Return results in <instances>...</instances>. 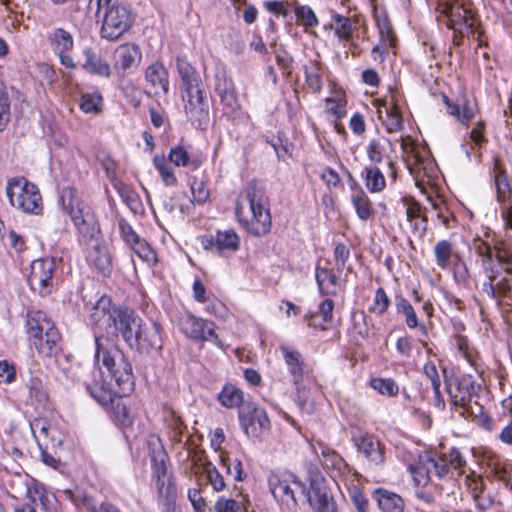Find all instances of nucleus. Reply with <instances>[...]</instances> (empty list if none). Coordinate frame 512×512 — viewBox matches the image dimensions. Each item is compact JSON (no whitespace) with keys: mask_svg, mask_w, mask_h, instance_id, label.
Listing matches in <instances>:
<instances>
[{"mask_svg":"<svg viewBox=\"0 0 512 512\" xmlns=\"http://www.w3.org/2000/svg\"><path fill=\"white\" fill-rule=\"evenodd\" d=\"M239 223L252 235H266L272 226L268 197L256 180L247 183L235 207Z\"/></svg>","mask_w":512,"mask_h":512,"instance_id":"f257e3e1","label":"nucleus"},{"mask_svg":"<svg viewBox=\"0 0 512 512\" xmlns=\"http://www.w3.org/2000/svg\"><path fill=\"white\" fill-rule=\"evenodd\" d=\"M120 334L130 348L141 353L158 351L163 345L161 325L157 322H143L132 310L120 319Z\"/></svg>","mask_w":512,"mask_h":512,"instance_id":"f03ea898","label":"nucleus"},{"mask_svg":"<svg viewBox=\"0 0 512 512\" xmlns=\"http://www.w3.org/2000/svg\"><path fill=\"white\" fill-rule=\"evenodd\" d=\"M26 330L31 344L40 355L52 357L61 351V335L45 312H28Z\"/></svg>","mask_w":512,"mask_h":512,"instance_id":"7ed1b4c3","label":"nucleus"},{"mask_svg":"<svg viewBox=\"0 0 512 512\" xmlns=\"http://www.w3.org/2000/svg\"><path fill=\"white\" fill-rule=\"evenodd\" d=\"M95 342L97 363L107 370L115 385L119 387V393L129 395L135 386L132 365L120 349L116 347L104 348L101 338L98 336L95 337Z\"/></svg>","mask_w":512,"mask_h":512,"instance_id":"20e7f679","label":"nucleus"},{"mask_svg":"<svg viewBox=\"0 0 512 512\" xmlns=\"http://www.w3.org/2000/svg\"><path fill=\"white\" fill-rule=\"evenodd\" d=\"M6 194L13 207L31 214H39L42 207V197L37 186L24 177L10 179L6 186Z\"/></svg>","mask_w":512,"mask_h":512,"instance_id":"39448f33","label":"nucleus"},{"mask_svg":"<svg viewBox=\"0 0 512 512\" xmlns=\"http://www.w3.org/2000/svg\"><path fill=\"white\" fill-rule=\"evenodd\" d=\"M438 10L445 17V25L449 29L463 28L467 33L477 34L478 46L484 45L483 32L474 23V12L470 5L460 0H444L439 3Z\"/></svg>","mask_w":512,"mask_h":512,"instance_id":"423d86ee","label":"nucleus"},{"mask_svg":"<svg viewBox=\"0 0 512 512\" xmlns=\"http://www.w3.org/2000/svg\"><path fill=\"white\" fill-rule=\"evenodd\" d=\"M184 103V112L192 125L198 129L208 126L209 103L205 89L190 91L180 94Z\"/></svg>","mask_w":512,"mask_h":512,"instance_id":"0eeeda50","label":"nucleus"},{"mask_svg":"<svg viewBox=\"0 0 512 512\" xmlns=\"http://www.w3.org/2000/svg\"><path fill=\"white\" fill-rule=\"evenodd\" d=\"M240 426L251 438H258L270 429V420L264 409L253 402H246L238 410Z\"/></svg>","mask_w":512,"mask_h":512,"instance_id":"6e6552de","label":"nucleus"},{"mask_svg":"<svg viewBox=\"0 0 512 512\" xmlns=\"http://www.w3.org/2000/svg\"><path fill=\"white\" fill-rule=\"evenodd\" d=\"M133 24V17L127 7L112 5L106 9L101 36L107 40H116Z\"/></svg>","mask_w":512,"mask_h":512,"instance_id":"1a4fd4ad","label":"nucleus"},{"mask_svg":"<svg viewBox=\"0 0 512 512\" xmlns=\"http://www.w3.org/2000/svg\"><path fill=\"white\" fill-rule=\"evenodd\" d=\"M294 476L287 473L271 472L268 477L270 491L274 498L284 505L288 510H295L297 507V499L295 491L291 488V482L305 492L302 483L292 480Z\"/></svg>","mask_w":512,"mask_h":512,"instance_id":"9d476101","label":"nucleus"},{"mask_svg":"<svg viewBox=\"0 0 512 512\" xmlns=\"http://www.w3.org/2000/svg\"><path fill=\"white\" fill-rule=\"evenodd\" d=\"M179 327L183 334L195 341H210L218 347L222 342L215 333V324L211 321L186 314L179 320Z\"/></svg>","mask_w":512,"mask_h":512,"instance_id":"9b49d317","label":"nucleus"},{"mask_svg":"<svg viewBox=\"0 0 512 512\" xmlns=\"http://www.w3.org/2000/svg\"><path fill=\"white\" fill-rule=\"evenodd\" d=\"M131 310L118 309L111 303V299L107 296H102L92 307L90 320L93 324L104 328H114L120 333V319L124 315H129Z\"/></svg>","mask_w":512,"mask_h":512,"instance_id":"f8f14e48","label":"nucleus"},{"mask_svg":"<svg viewBox=\"0 0 512 512\" xmlns=\"http://www.w3.org/2000/svg\"><path fill=\"white\" fill-rule=\"evenodd\" d=\"M77 229L80 233L79 242L84 253L89 255H105L108 253V247L100 236V229L94 215L86 216V221Z\"/></svg>","mask_w":512,"mask_h":512,"instance_id":"ddd939ff","label":"nucleus"},{"mask_svg":"<svg viewBox=\"0 0 512 512\" xmlns=\"http://www.w3.org/2000/svg\"><path fill=\"white\" fill-rule=\"evenodd\" d=\"M83 382L91 397L103 406L113 403L116 396H124L119 393V387L113 388L111 383L104 381L102 372L95 368L91 371V375H84Z\"/></svg>","mask_w":512,"mask_h":512,"instance_id":"4468645a","label":"nucleus"},{"mask_svg":"<svg viewBox=\"0 0 512 512\" xmlns=\"http://www.w3.org/2000/svg\"><path fill=\"white\" fill-rule=\"evenodd\" d=\"M48 40L53 52L58 55L60 63L66 68L75 69L77 64L71 56L74 47L71 33L63 28H56L49 34Z\"/></svg>","mask_w":512,"mask_h":512,"instance_id":"2eb2a0df","label":"nucleus"},{"mask_svg":"<svg viewBox=\"0 0 512 512\" xmlns=\"http://www.w3.org/2000/svg\"><path fill=\"white\" fill-rule=\"evenodd\" d=\"M215 91L220 97L223 113L230 118H234L240 109V104L233 84L227 79L224 70H217L215 73Z\"/></svg>","mask_w":512,"mask_h":512,"instance_id":"dca6fc26","label":"nucleus"},{"mask_svg":"<svg viewBox=\"0 0 512 512\" xmlns=\"http://www.w3.org/2000/svg\"><path fill=\"white\" fill-rule=\"evenodd\" d=\"M443 101L447 107V113L457 119L464 126L475 118L478 112L476 99L472 95L463 94L452 102L446 95H443Z\"/></svg>","mask_w":512,"mask_h":512,"instance_id":"f3484780","label":"nucleus"},{"mask_svg":"<svg viewBox=\"0 0 512 512\" xmlns=\"http://www.w3.org/2000/svg\"><path fill=\"white\" fill-rule=\"evenodd\" d=\"M142 60V52L134 43H124L116 47L113 53V68L121 75H125L136 68Z\"/></svg>","mask_w":512,"mask_h":512,"instance_id":"a211bd4d","label":"nucleus"},{"mask_svg":"<svg viewBox=\"0 0 512 512\" xmlns=\"http://www.w3.org/2000/svg\"><path fill=\"white\" fill-rule=\"evenodd\" d=\"M175 66L179 77L180 94L204 88L199 72L186 57L178 55L175 59Z\"/></svg>","mask_w":512,"mask_h":512,"instance_id":"6ab92c4d","label":"nucleus"},{"mask_svg":"<svg viewBox=\"0 0 512 512\" xmlns=\"http://www.w3.org/2000/svg\"><path fill=\"white\" fill-rule=\"evenodd\" d=\"M358 451L361 452L370 465L380 466L385 461L384 446L373 435L360 433L352 438Z\"/></svg>","mask_w":512,"mask_h":512,"instance_id":"aec40b11","label":"nucleus"},{"mask_svg":"<svg viewBox=\"0 0 512 512\" xmlns=\"http://www.w3.org/2000/svg\"><path fill=\"white\" fill-rule=\"evenodd\" d=\"M60 199L64 210L70 215L76 227L86 221V216L93 215L90 208L79 200L76 190L71 187L62 190Z\"/></svg>","mask_w":512,"mask_h":512,"instance_id":"412c9836","label":"nucleus"},{"mask_svg":"<svg viewBox=\"0 0 512 512\" xmlns=\"http://www.w3.org/2000/svg\"><path fill=\"white\" fill-rule=\"evenodd\" d=\"M201 244L210 252H235L239 247L240 239L233 230L218 231L216 236H203Z\"/></svg>","mask_w":512,"mask_h":512,"instance_id":"4be33fe9","label":"nucleus"},{"mask_svg":"<svg viewBox=\"0 0 512 512\" xmlns=\"http://www.w3.org/2000/svg\"><path fill=\"white\" fill-rule=\"evenodd\" d=\"M307 499L315 512H337L335 501L322 482L311 481Z\"/></svg>","mask_w":512,"mask_h":512,"instance_id":"5701e85b","label":"nucleus"},{"mask_svg":"<svg viewBox=\"0 0 512 512\" xmlns=\"http://www.w3.org/2000/svg\"><path fill=\"white\" fill-rule=\"evenodd\" d=\"M30 268L28 281L31 287H46L56 268V258H36Z\"/></svg>","mask_w":512,"mask_h":512,"instance_id":"b1692460","label":"nucleus"},{"mask_svg":"<svg viewBox=\"0 0 512 512\" xmlns=\"http://www.w3.org/2000/svg\"><path fill=\"white\" fill-rule=\"evenodd\" d=\"M447 391L455 405L466 406L474 394L476 386L470 377L446 380Z\"/></svg>","mask_w":512,"mask_h":512,"instance_id":"393cba45","label":"nucleus"},{"mask_svg":"<svg viewBox=\"0 0 512 512\" xmlns=\"http://www.w3.org/2000/svg\"><path fill=\"white\" fill-rule=\"evenodd\" d=\"M83 62L81 67L88 74L102 78H110L112 69L110 64L101 57L92 47H85L82 50Z\"/></svg>","mask_w":512,"mask_h":512,"instance_id":"a878e982","label":"nucleus"},{"mask_svg":"<svg viewBox=\"0 0 512 512\" xmlns=\"http://www.w3.org/2000/svg\"><path fill=\"white\" fill-rule=\"evenodd\" d=\"M511 258H483V268L489 280L509 285L512 279Z\"/></svg>","mask_w":512,"mask_h":512,"instance_id":"bb28decb","label":"nucleus"},{"mask_svg":"<svg viewBox=\"0 0 512 512\" xmlns=\"http://www.w3.org/2000/svg\"><path fill=\"white\" fill-rule=\"evenodd\" d=\"M316 280L323 295L337 294L342 285L339 275H335L329 265H322L321 262H318L316 267Z\"/></svg>","mask_w":512,"mask_h":512,"instance_id":"cd10ccee","label":"nucleus"},{"mask_svg":"<svg viewBox=\"0 0 512 512\" xmlns=\"http://www.w3.org/2000/svg\"><path fill=\"white\" fill-rule=\"evenodd\" d=\"M146 81L155 89V93L169 92V72L161 61H155L145 70Z\"/></svg>","mask_w":512,"mask_h":512,"instance_id":"c85d7f7f","label":"nucleus"},{"mask_svg":"<svg viewBox=\"0 0 512 512\" xmlns=\"http://www.w3.org/2000/svg\"><path fill=\"white\" fill-rule=\"evenodd\" d=\"M280 351L288 367L293 383L298 386L304 375L305 363L302 354L298 350L285 345L280 346Z\"/></svg>","mask_w":512,"mask_h":512,"instance_id":"c756f323","label":"nucleus"},{"mask_svg":"<svg viewBox=\"0 0 512 512\" xmlns=\"http://www.w3.org/2000/svg\"><path fill=\"white\" fill-rule=\"evenodd\" d=\"M66 495L75 505H82L90 512H122L119 507L109 501H97L87 494H75L71 490L65 491Z\"/></svg>","mask_w":512,"mask_h":512,"instance_id":"7c9ffc66","label":"nucleus"},{"mask_svg":"<svg viewBox=\"0 0 512 512\" xmlns=\"http://www.w3.org/2000/svg\"><path fill=\"white\" fill-rule=\"evenodd\" d=\"M157 502L162 512H178L175 501L177 491L171 479L156 482Z\"/></svg>","mask_w":512,"mask_h":512,"instance_id":"2f4dec72","label":"nucleus"},{"mask_svg":"<svg viewBox=\"0 0 512 512\" xmlns=\"http://www.w3.org/2000/svg\"><path fill=\"white\" fill-rule=\"evenodd\" d=\"M334 302L330 298L323 300L316 313L305 316L308 326L320 330H327L333 321Z\"/></svg>","mask_w":512,"mask_h":512,"instance_id":"473e14b6","label":"nucleus"},{"mask_svg":"<svg viewBox=\"0 0 512 512\" xmlns=\"http://www.w3.org/2000/svg\"><path fill=\"white\" fill-rule=\"evenodd\" d=\"M373 496L382 512H403L404 510V500L394 492L378 488L374 491Z\"/></svg>","mask_w":512,"mask_h":512,"instance_id":"72a5a7b5","label":"nucleus"},{"mask_svg":"<svg viewBox=\"0 0 512 512\" xmlns=\"http://www.w3.org/2000/svg\"><path fill=\"white\" fill-rule=\"evenodd\" d=\"M311 447L316 455L321 454L323 457V465H325L327 468L335 470L339 473H342L347 469V464L345 463L344 459L338 453L323 443L317 442L316 444H311Z\"/></svg>","mask_w":512,"mask_h":512,"instance_id":"f704fd0d","label":"nucleus"},{"mask_svg":"<svg viewBox=\"0 0 512 512\" xmlns=\"http://www.w3.org/2000/svg\"><path fill=\"white\" fill-rule=\"evenodd\" d=\"M28 493L31 501L35 504L39 503L44 510L56 509V498L51 492L46 490L43 483L34 480L28 489Z\"/></svg>","mask_w":512,"mask_h":512,"instance_id":"c9c22d12","label":"nucleus"},{"mask_svg":"<svg viewBox=\"0 0 512 512\" xmlns=\"http://www.w3.org/2000/svg\"><path fill=\"white\" fill-rule=\"evenodd\" d=\"M226 408H238L245 404L242 390L232 384H226L217 397Z\"/></svg>","mask_w":512,"mask_h":512,"instance_id":"e433bc0d","label":"nucleus"},{"mask_svg":"<svg viewBox=\"0 0 512 512\" xmlns=\"http://www.w3.org/2000/svg\"><path fill=\"white\" fill-rule=\"evenodd\" d=\"M382 108L385 112V119L383 120V123L386 127V130L389 133L400 131L403 128V119L395 103L392 102L390 105H388L385 102L383 106L378 109L380 115L383 113Z\"/></svg>","mask_w":512,"mask_h":512,"instance_id":"4c0bfd02","label":"nucleus"},{"mask_svg":"<svg viewBox=\"0 0 512 512\" xmlns=\"http://www.w3.org/2000/svg\"><path fill=\"white\" fill-rule=\"evenodd\" d=\"M365 179L367 189L372 192H380L386 186V180L378 167H365L361 173Z\"/></svg>","mask_w":512,"mask_h":512,"instance_id":"58836bf2","label":"nucleus"},{"mask_svg":"<svg viewBox=\"0 0 512 512\" xmlns=\"http://www.w3.org/2000/svg\"><path fill=\"white\" fill-rule=\"evenodd\" d=\"M426 471L429 472V478L434 475L438 479L449 477L450 466L447 464L446 457H429L425 458Z\"/></svg>","mask_w":512,"mask_h":512,"instance_id":"ea45409f","label":"nucleus"},{"mask_svg":"<svg viewBox=\"0 0 512 512\" xmlns=\"http://www.w3.org/2000/svg\"><path fill=\"white\" fill-rule=\"evenodd\" d=\"M495 185L497 191V199L501 203L512 202V185L507 174L500 170L495 175Z\"/></svg>","mask_w":512,"mask_h":512,"instance_id":"a19ab883","label":"nucleus"},{"mask_svg":"<svg viewBox=\"0 0 512 512\" xmlns=\"http://www.w3.org/2000/svg\"><path fill=\"white\" fill-rule=\"evenodd\" d=\"M352 203L361 220H368L373 214L371 201L362 189L352 196Z\"/></svg>","mask_w":512,"mask_h":512,"instance_id":"79ce46f5","label":"nucleus"},{"mask_svg":"<svg viewBox=\"0 0 512 512\" xmlns=\"http://www.w3.org/2000/svg\"><path fill=\"white\" fill-rule=\"evenodd\" d=\"M122 231L125 235L126 242L131 246V249L135 252L136 256L148 255L150 252L148 243L145 240L140 239L130 226L122 227Z\"/></svg>","mask_w":512,"mask_h":512,"instance_id":"37998d69","label":"nucleus"},{"mask_svg":"<svg viewBox=\"0 0 512 512\" xmlns=\"http://www.w3.org/2000/svg\"><path fill=\"white\" fill-rule=\"evenodd\" d=\"M152 460V469H153V477L155 481L158 480H167V455L166 453L160 449L158 451H153L151 455Z\"/></svg>","mask_w":512,"mask_h":512,"instance_id":"c03bdc74","label":"nucleus"},{"mask_svg":"<svg viewBox=\"0 0 512 512\" xmlns=\"http://www.w3.org/2000/svg\"><path fill=\"white\" fill-rule=\"evenodd\" d=\"M166 421L168 423L169 428L171 429V439L174 442L181 443L182 434L186 429V426L181 420V417L176 414L173 410H168Z\"/></svg>","mask_w":512,"mask_h":512,"instance_id":"a18cd8bd","label":"nucleus"},{"mask_svg":"<svg viewBox=\"0 0 512 512\" xmlns=\"http://www.w3.org/2000/svg\"><path fill=\"white\" fill-rule=\"evenodd\" d=\"M332 20L335 23V34L338 36L341 40H349L352 37V26L351 21L348 17L340 15V14H333Z\"/></svg>","mask_w":512,"mask_h":512,"instance_id":"49530a36","label":"nucleus"},{"mask_svg":"<svg viewBox=\"0 0 512 512\" xmlns=\"http://www.w3.org/2000/svg\"><path fill=\"white\" fill-rule=\"evenodd\" d=\"M101 104L102 96L99 93H86L81 96L79 106L84 113H97Z\"/></svg>","mask_w":512,"mask_h":512,"instance_id":"de8ad7c7","label":"nucleus"},{"mask_svg":"<svg viewBox=\"0 0 512 512\" xmlns=\"http://www.w3.org/2000/svg\"><path fill=\"white\" fill-rule=\"evenodd\" d=\"M29 398L33 405H44L48 399L47 392L38 379H32L29 383Z\"/></svg>","mask_w":512,"mask_h":512,"instance_id":"09e8293b","label":"nucleus"},{"mask_svg":"<svg viewBox=\"0 0 512 512\" xmlns=\"http://www.w3.org/2000/svg\"><path fill=\"white\" fill-rule=\"evenodd\" d=\"M371 386L379 393L387 396H396L399 392L397 383L391 378H376L371 381Z\"/></svg>","mask_w":512,"mask_h":512,"instance_id":"8fccbe9b","label":"nucleus"},{"mask_svg":"<svg viewBox=\"0 0 512 512\" xmlns=\"http://www.w3.org/2000/svg\"><path fill=\"white\" fill-rule=\"evenodd\" d=\"M168 158L178 167H187L190 164H194V162H191L190 160V154L188 151L180 145L174 146L170 149Z\"/></svg>","mask_w":512,"mask_h":512,"instance_id":"3c124183","label":"nucleus"},{"mask_svg":"<svg viewBox=\"0 0 512 512\" xmlns=\"http://www.w3.org/2000/svg\"><path fill=\"white\" fill-rule=\"evenodd\" d=\"M423 371L426 377L431 382V386L433 388L435 397L437 398L438 401L442 400L440 393L441 380L435 364L433 362L426 363L424 365Z\"/></svg>","mask_w":512,"mask_h":512,"instance_id":"603ef678","label":"nucleus"},{"mask_svg":"<svg viewBox=\"0 0 512 512\" xmlns=\"http://www.w3.org/2000/svg\"><path fill=\"white\" fill-rule=\"evenodd\" d=\"M442 457L447 458V464L450 466L449 477H453L452 469L458 471V474L463 472V468L466 466V460L457 448H452L447 455H443Z\"/></svg>","mask_w":512,"mask_h":512,"instance_id":"864d4df0","label":"nucleus"},{"mask_svg":"<svg viewBox=\"0 0 512 512\" xmlns=\"http://www.w3.org/2000/svg\"><path fill=\"white\" fill-rule=\"evenodd\" d=\"M190 188L195 202L203 204L209 199V190L202 179L193 178Z\"/></svg>","mask_w":512,"mask_h":512,"instance_id":"5fc2aeb1","label":"nucleus"},{"mask_svg":"<svg viewBox=\"0 0 512 512\" xmlns=\"http://www.w3.org/2000/svg\"><path fill=\"white\" fill-rule=\"evenodd\" d=\"M397 310L406 316V324L409 328H415L418 325V319L414 308L410 302L404 298H401L397 304Z\"/></svg>","mask_w":512,"mask_h":512,"instance_id":"6e6d98bb","label":"nucleus"},{"mask_svg":"<svg viewBox=\"0 0 512 512\" xmlns=\"http://www.w3.org/2000/svg\"><path fill=\"white\" fill-rule=\"evenodd\" d=\"M375 22L379 29L382 40L392 42L394 40L392 26L385 13L375 14Z\"/></svg>","mask_w":512,"mask_h":512,"instance_id":"4d7b16f0","label":"nucleus"},{"mask_svg":"<svg viewBox=\"0 0 512 512\" xmlns=\"http://www.w3.org/2000/svg\"><path fill=\"white\" fill-rule=\"evenodd\" d=\"M221 466L226 470L228 475H231L235 480L243 479V468L242 463L239 460H234V463L230 462V459L220 454Z\"/></svg>","mask_w":512,"mask_h":512,"instance_id":"13d9d810","label":"nucleus"},{"mask_svg":"<svg viewBox=\"0 0 512 512\" xmlns=\"http://www.w3.org/2000/svg\"><path fill=\"white\" fill-rule=\"evenodd\" d=\"M10 116V101L8 93L3 86H0V131L7 126Z\"/></svg>","mask_w":512,"mask_h":512,"instance_id":"bf43d9fd","label":"nucleus"},{"mask_svg":"<svg viewBox=\"0 0 512 512\" xmlns=\"http://www.w3.org/2000/svg\"><path fill=\"white\" fill-rule=\"evenodd\" d=\"M275 59L279 68L286 75H290L293 71V58L292 56L283 48L275 49Z\"/></svg>","mask_w":512,"mask_h":512,"instance_id":"052dcab7","label":"nucleus"},{"mask_svg":"<svg viewBox=\"0 0 512 512\" xmlns=\"http://www.w3.org/2000/svg\"><path fill=\"white\" fill-rule=\"evenodd\" d=\"M205 471L207 473V479L213 489L217 492L222 491L225 488V481L223 476L219 473L215 466L211 463H208L205 466Z\"/></svg>","mask_w":512,"mask_h":512,"instance_id":"680f3d73","label":"nucleus"},{"mask_svg":"<svg viewBox=\"0 0 512 512\" xmlns=\"http://www.w3.org/2000/svg\"><path fill=\"white\" fill-rule=\"evenodd\" d=\"M296 17L304 26L314 27L318 25V19L309 6H300L296 9Z\"/></svg>","mask_w":512,"mask_h":512,"instance_id":"e2e57ef3","label":"nucleus"},{"mask_svg":"<svg viewBox=\"0 0 512 512\" xmlns=\"http://www.w3.org/2000/svg\"><path fill=\"white\" fill-rule=\"evenodd\" d=\"M123 201L133 208L139 203L138 195L127 185L119 182L114 185Z\"/></svg>","mask_w":512,"mask_h":512,"instance_id":"0e129e2a","label":"nucleus"},{"mask_svg":"<svg viewBox=\"0 0 512 512\" xmlns=\"http://www.w3.org/2000/svg\"><path fill=\"white\" fill-rule=\"evenodd\" d=\"M114 414L117 421L123 426H131L134 420V416L131 413L130 408L124 403H117L114 406Z\"/></svg>","mask_w":512,"mask_h":512,"instance_id":"69168bd1","label":"nucleus"},{"mask_svg":"<svg viewBox=\"0 0 512 512\" xmlns=\"http://www.w3.org/2000/svg\"><path fill=\"white\" fill-rule=\"evenodd\" d=\"M390 300L383 288H378L375 292L374 303L371 311L376 314H383L389 307Z\"/></svg>","mask_w":512,"mask_h":512,"instance_id":"338daca9","label":"nucleus"},{"mask_svg":"<svg viewBox=\"0 0 512 512\" xmlns=\"http://www.w3.org/2000/svg\"><path fill=\"white\" fill-rule=\"evenodd\" d=\"M306 83L314 92H319L322 88V77L319 68L313 65L306 69Z\"/></svg>","mask_w":512,"mask_h":512,"instance_id":"774afa93","label":"nucleus"}]
</instances>
